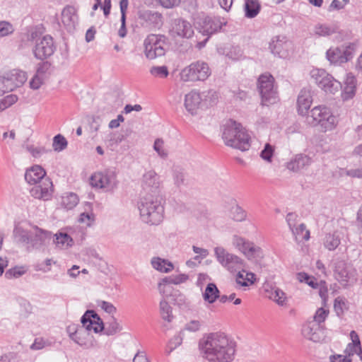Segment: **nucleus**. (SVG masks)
Instances as JSON below:
<instances>
[{"label": "nucleus", "mask_w": 362, "mask_h": 362, "mask_svg": "<svg viewBox=\"0 0 362 362\" xmlns=\"http://www.w3.org/2000/svg\"><path fill=\"white\" fill-rule=\"evenodd\" d=\"M18 100L16 95L10 94L0 100V112L9 107Z\"/></svg>", "instance_id": "52"}, {"label": "nucleus", "mask_w": 362, "mask_h": 362, "mask_svg": "<svg viewBox=\"0 0 362 362\" xmlns=\"http://www.w3.org/2000/svg\"><path fill=\"white\" fill-rule=\"evenodd\" d=\"M56 49L53 38L49 35H45L36 41L33 49V54L36 59L44 60L52 56Z\"/></svg>", "instance_id": "19"}, {"label": "nucleus", "mask_w": 362, "mask_h": 362, "mask_svg": "<svg viewBox=\"0 0 362 362\" xmlns=\"http://www.w3.org/2000/svg\"><path fill=\"white\" fill-rule=\"evenodd\" d=\"M153 269L163 273H168L173 269V264L168 260L160 257H153L151 261Z\"/></svg>", "instance_id": "36"}, {"label": "nucleus", "mask_w": 362, "mask_h": 362, "mask_svg": "<svg viewBox=\"0 0 362 362\" xmlns=\"http://www.w3.org/2000/svg\"><path fill=\"white\" fill-rule=\"evenodd\" d=\"M200 93L202 95V100H203L204 108L212 106L218 102V93L214 89L205 90Z\"/></svg>", "instance_id": "38"}, {"label": "nucleus", "mask_w": 362, "mask_h": 362, "mask_svg": "<svg viewBox=\"0 0 362 362\" xmlns=\"http://www.w3.org/2000/svg\"><path fill=\"white\" fill-rule=\"evenodd\" d=\"M169 33L173 38L182 39H190L194 34L191 23L181 18L173 20Z\"/></svg>", "instance_id": "16"}, {"label": "nucleus", "mask_w": 362, "mask_h": 362, "mask_svg": "<svg viewBox=\"0 0 362 362\" xmlns=\"http://www.w3.org/2000/svg\"><path fill=\"white\" fill-rule=\"evenodd\" d=\"M54 243L59 248H67L73 244L72 238L66 233H59L55 234Z\"/></svg>", "instance_id": "43"}, {"label": "nucleus", "mask_w": 362, "mask_h": 362, "mask_svg": "<svg viewBox=\"0 0 362 362\" xmlns=\"http://www.w3.org/2000/svg\"><path fill=\"white\" fill-rule=\"evenodd\" d=\"M219 290L214 283H209L203 293V298L206 302L211 304L219 298Z\"/></svg>", "instance_id": "37"}, {"label": "nucleus", "mask_w": 362, "mask_h": 362, "mask_svg": "<svg viewBox=\"0 0 362 362\" xmlns=\"http://www.w3.org/2000/svg\"><path fill=\"white\" fill-rule=\"evenodd\" d=\"M274 152V147L270 144L267 143L260 153V157L266 161L271 162Z\"/></svg>", "instance_id": "53"}, {"label": "nucleus", "mask_w": 362, "mask_h": 362, "mask_svg": "<svg viewBox=\"0 0 362 362\" xmlns=\"http://www.w3.org/2000/svg\"><path fill=\"white\" fill-rule=\"evenodd\" d=\"M356 78L351 73L346 74L344 86L341 91V97L344 100L351 99L356 94Z\"/></svg>", "instance_id": "29"}, {"label": "nucleus", "mask_w": 362, "mask_h": 362, "mask_svg": "<svg viewBox=\"0 0 362 362\" xmlns=\"http://www.w3.org/2000/svg\"><path fill=\"white\" fill-rule=\"evenodd\" d=\"M13 237L17 243L21 244H28L33 241L30 232L18 226L14 227Z\"/></svg>", "instance_id": "39"}, {"label": "nucleus", "mask_w": 362, "mask_h": 362, "mask_svg": "<svg viewBox=\"0 0 362 362\" xmlns=\"http://www.w3.org/2000/svg\"><path fill=\"white\" fill-rule=\"evenodd\" d=\"M97 305L100 307L102 310L106 312L108 314L112 315L116 313V308L113 305L112 303L105 301V300H98Z\"/></svg>", "instance_id": "58"}, {"label": "nucleus", "mask_w": 362, "mask_h": 362, "mask_svg": "<svg viewBox=\"0 0 362 362\" xmlns=\"http://www.w3.org/2000/svg\"><path fill=\"white\" fill-rule=\"evenodd\" d=\"M44 77L36 74L33 77L30 81V86L34 90L38 89L43 83Z\"/></svg>", "instance_id": "62"}, {"label": "nucleus", "mask_w": 362, "mask_h": 362, "mask_svg": "<svg viewBox=\"0 0 362 362\" xmlns=\"http://www.w3.org/2000/svg\"><path fill=\"white\" fill-rule=\"evenodd\" d=\"M328 315V310H325L323 308H318L313 316V320L311 321H315L320 325H323L322 323L325 321Z\"/></svg>", "instance_id": "55"}, {"label": "nucleus", "mask_w": 362, "mask_h": 362, "mask_svg": "<svg viewBox=\"0 0 362 362\" xmlns=\"http://www.w3.org/2000/svg\"><path fill=\"white\" fill-rule=\"evenodd\" d=\"M46 171L38 165H35L28 169L25 173V180L30 185H36L45 179Z\"/></svg>", "instance_id": "28"}, {"label": "nucleus", "mask_w": 362, "mask_h": 362, "mask_svg": "<svg viewBox=\"0 0 362 362\" xmlns=\"http://www.w3.org/2000/svg\"><path fill=\"white\" fill-rule=\"evenodd\" d=\"M26 80V73L21 70L13 69L4 72L0 76V95L13 91L16 88L21 86Z\"/></svg>", "instance_id": "10"}, {"label": "nucleus", "mask_w": 362, "mask_h": 362, "mask_svg": "<svg viewBox=\"0 0 362 362\" xmlns=\"http://www.w3.org/2000/svg\"><path fill=\"white\" fill-rule=\"evenodd\" d=\"M232 218L235 221H243L246 219V211L238 204H235L230 209Z\"/></svg>", "instance_id": "48"}, {"label": "nucleus", "mask_w": 362, "mask_h": 362, "mask_svg": "<svg viewBox=\"0 0 362 362\" xmlns=\"http://www.w3.org/2000/svg\"><path fill=\"white\" fill-rule=\"evenodd\" d=\"M306 120L312 126H320L325 132L334 129L338 122L337 117L325 105L313 107L308 115Z\"/></svg>", "instance_id": "6"}, {"label": "nucleus", "mask_w": 362, "mask_h": 362, "mask_svg": "<svg viewBox=\"0 0 362 362\" xmlns=\"http://www.w3.org/2000/svg\"><path fill=\"white\" fill-rule=\"evenodd\" d=\"M269 47L274 55L286 58L293 50V43L286 36L277 35L272 39Z\"/></svg>", "instance_id": "17"}, {"label": "nucleus", "mask_w": 362, "mask_h": 362, "mask_svg": "<svg viewBox=\"0 0 362 362\" xmlns=\"http://www.w3.org/2000/svg\"><path fill=\"white\" fill-rule=\"evenodd\" d=\"M184 105L186 110L192 115H196L199 109H203V100L199 91L192 90L185 96Z\"/></svg>", "instance_id": "22"}, {"label": "nucleus", "mask_w": 362, "mask_h": 362, "mask_svg": "<svg viewBox=\"0 0 362 362\" xmlns=\"http://www.w3.org/2000/svg\"><path fill=\"white\" fill-rule=\"evenodd\" d=\"M159 313L161 318L168 322H171L174 319L173 308L165 298L160 301Z\"/></svg>", "instance_id": "41"}, {"label": "nucleus", "mask_w": 362, "mask_h": 362, "mask_svg": "<svg viewBox=\"0 0 362 362\" xmlns=\"http://www.w3.org/2000/svg\"><path fill=\"white\" fill-rule=\"evenodd\" d=\"M313 162L312 157L304 153L295 155L286 164V168L293 172L306 169Z\"/></svg>", "instance_id": "24"}, {"label": "nucleus", "mask_w": 362, "mask_h": 362, "mask_svg": "<svg viewBox=\"0 0 362 362\" xmlns=\"http://www.w3.org/2000/svg\"><path fill=\"white\" fill-rule=\"evenodd\" d=\"M153 149L160 158H165L168 156V153L164 148V141L162 139H156L155 140Z\"/></svg>", "instance_id": "54"}, {"label": "nucleus", "mask_w": 362, "mask_h": 362, "mask_svg": "<svg viewBox=\"0 0 362 362\" xmlns=\"http://www.w3.org/2000/svg\"><path fill=\"white\" fill-rule=\"evenodd\" d=\"M334 272L336 279L343 286H347L356 281V271L343 260L335 262Z\"/></svg>", "instance_id": "18"}, {"label": "nucleus", "mask_w": 362, "mask_h": 362, "mask_svg": "<svg viewBox=\"0 0 362 362\" xmlns=\"http://www.w3.org/2000/svg\"><path fill=\"white\" fill-rule=\"evenodd\" d=\"M222 138L226 145L245 151L250 146V136L243 126L229 119L223 126Z\"/></svg>", "instance_id": "2"}, {"label": "nucleus", "mask_w": 362, "mask_h": 362, "mask_svg": "<svg viewBox=\"0 0 362 362\" xmlns=\"http://www.w3.org/2000/svg\"><path fill=\"white\" fill-rule=\"evenodd\" d=\"M296 242H302L310 239V231L306 229L304 223H300L297 227L294 226L291 229Z\"/></svg>", "instance_id": "42"}, {"label": "nucleus", "mask_w": 362, "mask_h": 362, "mask_svg": "<svg viewBox=\"0 0 362 362\" xmlns=\"http://www.w3.org/2000/svg\"><path fill=\"white\" fill-rule=\"evenodd\" d=\"M214 253L220 264L230 272H236L243 267V260L237 255L229 253L223 247H216Z\"/></svg>", "instance_id": "15"}, {"label": "nucleus", "mask_w": 362, "mask_h": 362, "mask_svg": "<svg viewBox=\"0 0 362 362\" xmlns=\"http://www.w3.org/2000/svg\"><path fill=\"white\" fill-rule=\"evenodd\" d=\"M236 347L235 341L221 332L209 333L199 341L200 354L209 362H232Z\"/></svg>", "instance_id": "1"}, {"label": "nucleus", "mask_w": 362, "mask_h": 362, "mask_svg": "<svg viewBox=\"0 0 362 362\" xmlns=\"http://www.w3.org/2000/svg\"><path fill=\"white\" fill-rule=\"evenodd\" d=\"M226 25V21L220 16L199 15L194 18V26L206 37L202 41H197L195 47L198 49L204 48L211 36L220 32Z\"/></svg>", "instance_id": "4"}, {"label": "nucleus", "mask_w": 362, "mask_h": 362, "mask_svg": "<svg viewBox=\"0 0 362 362\" xmlns=\"http://www.w3.org/2000/svg\"><path fill=\"white\" fill-rule=\"evenodd\" d=\"M26 269L24 267H14L5 273V277L8 279L13 278L17 279L25 274Z\"/></svg>", "instance_id": "50"}, {"label": "nucleus", "mask_w": 362, "mask_h": 362, "mask_svg": "<svg viewBox=\"0 0 362 362\" xmlns=\"http://www.w3.org/2000/svg\"><path fill=\"white\" fill-rule=\"evenodd\" d=\"M93 187L112 192L117 185V174L113 169H105L93 173L90 180Z\"/></svg>", "instance_id": "11"}, {"label": "nucleus", "mask_w": 362, "mask_h": 362, "mask_svg": "<svg viewBox=\"0 0 362 362\" xmlns=\"http://www.w3.org/2000/svg\"><path fill=\"white\" fill-rule=\"evenodd\" d=\"M81 322L87 331H93L95 333L104 331L105 334L110 336L117 334L122 329L120 324L114 317L105 327L100 316L93 310H88L82 315Z\"/></svg>", "instance_id": "5"}, {"label": "nucleus", "mask_w": 362, "mask_h": 362, "mask_svg": "<svg viewBox=\"0 0 362 362\" xmlns=\"http://www.w3.org/2000/svg\"><path fill=\"white\" fill-rule=\"evenodd\" d=\"M255 274L251 272H245L243 270L238 272L236 277V282L241 286H247L250 284H252L255 281Z\"/></svg>", "instance_id": "44"}, {"label": "nucleus", "mask_w": 362, "mask_h": 362, "mask_svg": "<svg viewBox=\"0 0 362 362\" xmlns=\"http://www.w3.org/2000/svg\"><path fill=\"white\" fill-rule=\"evenodd\" d=\"M334 309L337 316L341 317L349 309V302L346 298L338 296L334 303Z\"/></svg>", "instance_id": "45"}, {"label": "nucleus", "mask_w": 362, "mask_h": 362, "mask_svg": "<svg viewBox=\"0 0 362 362\" xmlns=\"http://www.w3.org/2000/svg\"><path fill=\"white\" fill-rule=\"evenodd\" d=\"M338 32L335 24L318 23L314 28L315 35L319 37H327Z\"/></svg>", "instance_id": "33"}, {"label": "nucleus", "mask_w": 362, "mask_h": 362, "mask_svg": "<svg viewBox=\"0 0 362 362\" xmlns=\"http://www.w3.org/2000/svg\"><path fill=\"white\" fill-rule=\"evenodd\" d=\"M62 22L67 30L70 31L74 28L77 22V16L74 7L66 6L62 10Z\"/></svg>", "instance_id": "30"}, {"label": "nucleus", "mask_w": 362, "mask_h": 362, "mask_svg": "<svg viewBox=\"0 0 362 362\" xmlns=\"http://www.w3.org/2000/svg\"><path fill=\"white\" fill-rule=\"evenodd\" d=\"M140 216L144 223L159 225L164 218V206L162 200L153 195H147L138 203Z\"/></svg>", "instance_id": "3"}, {"label": "nucleus", "mask_w": 362, "mask_h": 362, "mask_svg": "<svg viewBox=\"0 0 362 362\" xmlns=\"http://www.w3.org/2000/svg\"><path fill=\"white\" fill-rule=\"evenodd\" d=\"M340 243L341 238L337 231L326 234L323 240L324 247L329 251L334 250L340 245Z\"/></svg>", "instance_id": "34"}, {"label": "nucleus", "mask_w": 362, "mask_h": 362, "mask_svg": "<svg viewBox=\"0 0 362 362\" xmlns=\"http://www.w3.org/2000/svg\"><path fill=\"white\" fill-rule=\"evenodd\" d=\"M211 74L209 64L202 61L197 60L192 62L181 71V78L185 81L197 82L204 81Z\"/></svg>", "instance_id": "7"}, {"label": "nucleus", "mask_w": 362, "mask_h": 362, "mask_svg": "<svg viewBox=\"0 0 362 362\" xmlns=\"http://www.w3.org/2000/svg\"><path fill=\"white\" fill-rule=\"evenodd\" d=\"M192 250L194 253L199 255L194 257V259L197 261H200L201 259L205 258L209 255V252L206 249L197 247L195 245L192 246Z\"/></svg>", "instance_id": "61"}, {"label": "nucleus", "mask_w": 362, "mask_h": 362, "mask_svg": "<svg viewBox=\"0 0 362 362\" xmlns=\"http://www.w3.org/2000/svg\"><path fill=\"white\" fill-rule=\"evenodd\" d=\"M144 54L148 59H154L165 54L168 47L167 37L163 35H148L144 40Z\"/></svg>", "instance_id": "8"}, {"label": "nucleus", "mask_w": 362, "mask_h": 362, "mask_svg": "<svg viewBox=\"0 0 362 362\" xmlns=\"http://www.w3.org/2000/svg\"><path fill=\"white\" fill-rule=\"evenodd\" d=\"M14 31L12 24L8 21H0V37L8 35Z\"/></svg>", "instance_id": "57"}, {"label": "nucleus", "mask_w": 362, "mask_h": 362, "mask_svg": "<svg viewBox=\"0 0 362 362\" xmlns=\"http://www.w3.org/2000/svg\"><path fill=\"white\" fill-rule=\"evenodd\" d=\"M188 279V276L185 274L171 275L164 278L158 285V290L164 296H168L170 291V284H180Z\"/></svg>", "instance_id": "25"}, {"label": "nucleus", "mask_w": 362, "mask_h": 362, "mask_svg": "<svg viewBox=\"0 0 362 362\" xmlns=\"http://www.w3.org/2000/svg\"><path fill=\"white\" fill-rule=\"evenodd\" d=\"M356 49V43H344L339 47H331L327 49L326 58L332 64L341 65L353 59Z\"/></svg>", "instance_id": "9"}, {"label": "nucleus", "mask_w": 362, "mask_h": 362, "mask_svg": "<svg viewBox=\"0 0 362 362\" xmlns=\"http://www.w3.org/2000/svg\"><path fill=\"white\" fill-rule=\"evenodd\" d=\"M160 185V176L153 170H149L144 173L141 181L144 189L154 192L159 188Z\"/></svg>", "instance_id": "26"}, {"label": "nucleus", "mask_w": 362, "mask_h": 362, "mask_svg": "<svg viewBox=\"0 0 362 362\" xmlns=\"http://www.w3.org/2000/svg\"><path fill=\"white\" fill-rule=\"evenodd\" d=\"M233 245L250 260L259 261L264 257V252L260 247L242 237L234 235Z\"/></svg>", "instance_id": "14"}, {"label": "nucleus", "mask_w": 362, "mask_h": 362, "mask_svg": "<svg viewBox=\"0 0 362 362\" xmlns=\"http://www.w3.org/2000/svg\"><path fill=\"white\" fill-rule=\"evenodd\" d=\"M27 150L29 153L35 158H39L42 154L46 153L47 150L45 147L42 146H28L27 147Z\"/></svg>", "instance_id": "59"}, {"label": "nucleus", "mask_w": 362, "mask_h": 362, "mask_svg": "<svg viewBox=\"0 0 362 362\" xmlns=\"http://www.w3.org/2000/svg\"><path fill=\"white\" fill-rule=\"evenodd\" d=\"M350 337L352 342L348 344L344 350L346 356L349 358L351 356H354V354H361V346L358 335L355 331H351Z\"/></svg>", "instance_id": "32"}, {"label": "nucleus", "mask_w": 362, "mask_h": 362, "mask_svg": "<svg viewBox=\"0 0 362 362\" xmlns=\"http://www.w3.org/2000/svg\"><path fill=\"white\" fill-rule=\"evenodd\" d=\"M330 362H352L351 358L341 354H333L329 357Z\"/></svg>", "instance_id": "64"}, {"label": "nucleus", "mask_w": 362, "mask_h": 362, "mask_svg": "<svg viewBox=\"0 0 362 362\" xmlns=\"http://www.w3.org/2000/svg\"><path fill=\"white\" fill-rule=\"evenodd\" d=\"M61 206L66 210L74 209L78 203V197L74 192L64 193L61 197Z\"/></svg>", "instance_id": "35"}, {"label": "nucleus", "mask_w": 362, "mask_h": 362, "mask_svg": "<svg viewBox=\"0 0 362 362\" xmlns=\"http://www.w3.org/2000/svg\"><path fill=\"white\" fill-rule=\"evenodd\" d=\"M303 337L313 342H320L325 338V326L315 321L308 320L305 322L301 329Z\"/></svg>", "instance_id": "20"}, {"label": "nucleus", "mask_w": 362, "mask_h": 362, "mask_svg": "<svg viewBox=\"0 0 362 362\" xmlns=\"http://www.w3.org/2000/svg\"><path fill=\"white\" fill-rule=\"evenodd\" d=\"M84 329L87 330L83 325L82 326H79L76 324L70 325L66 328L69 337L77 344H80V337L78 335L81 334Z\"/></svg>", "instance_id": "46"}, {"label": "nucleus", "mask_w": 362, "mask_h": 362, "mask_svg": "<svg viewBox=\"0 0 362 362\" xmlns=\"http://www.w3.org/2000/svg\"><path fill=\"white\" fill-rule=\"evenodd\" d=\"M310 75L317 86L327 93L334 94L342 88L341 83L324 69H313Z\"/></svg>", "instance_id": "12"}, {"label": "nucleus", "mask_w": 362, "mask_h": 362, "mask_svg": "<svg viewBox=\"0 0 362 362\" xmlns=\"http://www.w3.org/2000/svg\"><path fill=\"white\" fill-rule=\"evenodd\" d=\"M274 78L272 75L262 74L258 78V89L262 104L269 105L277 101V93L274 88Z\"/></svg>", "instance_id": "13"}, {"label": "nucleus", "mask_w": 362, "mask_h": 362, "mask_svg": "<svg viewBox=\"0 0 362 362\" xmlns=\"http://www.w3.org/2000/svg\"><path fill=\"white\" fill-rule=\"evenodd\" d=\"M95 221V216L92 212H83L80 214L78 222L90 226Z\"/></svg>", "instance_id": "56"}, {"label": "nucleus", "mask_w": 362, "mask_h": 362, "mask_svg": "<svg viewBox=\"0 0 362 362\" xmlns=\"http://www.w3.org/2000/svg\"><path fill=\"white\" fill-rule=\"evenodd\" d=\"M54 192L53 184L50 178L46 177L30 189L31 196L44 201L49 200Z\"/></svg>", "instance_id": "21"}, {"label": "nucleus", "mask_w": 362, "mask_h": 362, "mask_svg": "<svg viewBox=\"0 0 362 362\" xmlns=\"http://www.w3.org/2000/svg\"><path fill=\"white\" fill-rule=\"evenodd\" d=\"M265 291L267 293V296L279 306H284L286 305V294L279 288L276 286H272L270 289H265Z\"/></svg>", "instance_id": "31"}, {"label": "nucleus", "mask_w": 362, "mask_h": 362, "mask_svg": "<svg viewBox=\"0 0 362 362\" xmlns=\"http://www.w3.org/2000/svg\"><path fill=\"white\" fill-rule=\"evenodd\" d=\"M139 18L142 21V25L150 29L159 28L163 24L162 15L156 11H144L140 13Z\"/></svg>", "instance_id": "23"}, {"label": "nucleus", "mask_w": 362, "mask_h": 362, "mask_svg": "<svg viewBox=\"0 0 362 362\" xmlns=\"http://www.w3.org/2000/svg\"><path fill=\"white\" fill-rule=\"evenodd\" d=\"M260 4L258 0H245V16L249 18H255L260 11Z\"/></svg>", "instance_id": "40"}, {"label": "nucleus", "mask_w": 362, "mask_h": 362, "mask_svg": "<svg viewBox=\"0 0 362 362\" xmlns=\"http://www.w3.org/2000/svg\"><path fill=\"white\" fill-rule=\"evenodd\" d=\"M0 362H18V354L15 352H7L0 356Z\"/></svg>", "instance_id": "60"}, {"label": "nucleus", "mask_w": 362, "mask_h": 362, "mask_svg": "<svg viewBox=\"0 0 362 362\" xmlns=\"http://www.w3.org/2000/svg\"><path fill=\"white\" fill-rule=\"evenodd\" d=\"M150 74L155 77L165 78L168 77L169 71L165 66H155L151 68Z\"/></svg>", "instance_id": "51"}, {"label": "nucleus", "mask_w": 362, "mask_h": 362, "mask_svg": "<svg viewBox=\"0 0 362 362\" xmlns=\"http://www.w3.org/2000/svg\"><path fill=\"white\" fill-rule=\"evenodd\" d=\"M173 178L174 184L179 188L186 185L183 169L179 166H174L173 169Z\"/></svg>", "instance_id": "47"}, {"label": "nucleus", "mask_w": 362, "mask_h": 362, "mask_svg": "<svg viewBox=\"0 0 362 362\" xmlns=\"http://www.w3.org/2000/svg\"><path fill=\"white\" fill-rule=\"evenodd\" d=\"M313 103V96L310 89L303 88L297 99L298 112L299 115H305Z\"/></svg>", "instance_id": "27"}, {"label": "nucleus", "mask_w": 362, "mask_h": 362, "mask_svg": "<svg viewBox=\"0 0 362 362\" xmlns=\"http://www.w3.org/2000/svg\"><path fill=\"white\" fill-rule=\"evenodd\" d=\"M202 322L199 320H193L185 325V329L190 332H197L200 329Z\"/></svg>", "instance_id": "63"}, {"label": "nucleus", "mask_w": 362, "mask_h": 362, "mask_svg": "<svg viewBox=\"0 0 362 362\" xmlns=\"http://www.w3.org/2000/svg\"><path fill=\"white\" fill-rule=\"evenodd\" d=\"M67 141L65 137L61 134H57L53 138V148L56 151H62L67 146Z\"/></svg>", "instance_id": "49"}]
</instances>
